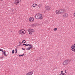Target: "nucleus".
<instances>
[{
    "instance_id": "nucleus-18",
    "label": "nucleus",
    "mask_w": 75,
    "mask_h": 75,
    "mask_svg": "<svg viewBox=\"0 0 75 75\" xmlns=\"http://www.w3.org/2000/svg\"><path fill=\"white\" fill-rule=\"evenodd\" d=\"M36 15H38V16H39L40 17L42 16V14H40V13H38V14H36Z\"/></svg>"
},
{
    "instance_id": "nucleus-22",
    "label": "nucleus",
    "mask_w": 75,
    "mask_h": 75,
    "mask_svg": "<svg viewBox=\"0 0 75 75\" xmlns=\"http://www.w3.org/2000/svg\"><path fill=\"white\" fill-rule=\"evenodd\" d=\"M12 54H14V50L12 51Z\"/></svg>"
},
{
    "instance_id": "nucleus-35",
    "label": "nucleus",
    "mask_w": 75,
    "mask_h": 75,
    "mask_svg": "<svg viewBox=\"0 0 75 75\" xmlns=\"http://www.w3.org/2000/svg\"><path fill=\"white\" fill-rule=\"evenodd\" d=\"M19 57H21V55H19Z\"/></svg>"
},
{
    "instance_id": "nucleus-4",
    "label": "nucleus",
    "mask_w": 75,
    "mask_h": 75,
    "mask_svg": "<svg viewBox=\"0 0 75 75\" xmlns=\"http://www.w3.org/2000/svg\"><path fill=\"white\" fill-rule=\"evenodd\" d=\"M65 11V9H61L59 10V13L60 14H63L64 12Z\"/></svg>"
},
{
    "instance_id": "nucleus-20",
    "label": "nucleus",
    "mask_w": 75,
    "mask_h": 75,
    "mask_svg": "<svg viewBox=\"0 0 75 75\" xmlns=\"http://www.w3.org/2000/svg\"><path fill=\"white\" fill-rule=\"evenodd\" d=\"M30 46V45H31V44H28L27 45H26L25 46H24V47H26V46Z\"/></svg>"
},
{
    "instance_id": "nucleus-11",
    "label": "nucleus",
    "mask_w": 75,
    "mask_h": 75,
    "mask_svg": "<svg viewBox=\"0 0 75 75\" xmlns=\"http://www.w3.org/2000/svg\"><path fill=\"white\" fill-rule=\"evenodd\" d=\"M30 21H34V18L33 17H30L29 18Z\"/></svg>"
},
{
    "instance_id": "nucleus-21",
    "label": "nucleus",
    "mask_w": 75,
    "mask_h": 75,
    "mask_svg": "<svg viewBox=\"0 0 75 75\" xmlns=\"http://www.w3.org/2000/svg\"><path fill=\"white\" fill-rule=\"evenodd\" d=\"M38 6L40 8V7H41V4H39V5H38Z\"/></svg>"
},
{
    "instance_id": "nucleus-1",
    "label": "nucleus",
    "mask_w": 75,
    "mask_h": 75,
    "mask_svg": "<svg viewBox=\"0 0 75 75\" xmlns=\"http://www.w3.org/2000/svg\"><path fill=\"white\" fill-rule=\"evenodd\" d=\"M69 62H70V61L69 59L65 60L63 62V65H68Z\"/></svg>"
},
{
    "instance_id": "nucleus-40",
    "label": "nucleus",
    "mask_w": 75,
    "mask_h": 75,
    "mask_svg": "<svg viewBox=\"0 0 75 75\" xmlns=\"http://www.w3.org/2000/svg\"><path fill=\"white\" fill-rule=\"evenodd\" d=\"M3 0H1V1H3Z\"/></svg>"
},
{
    "instance_id": "nucleus-38",
    "label": "nucleus",
    "mask_w": 75,
    "mask_h": 75,
    "mask_svg": "<svg viewBox=\"0 0 75 75\" xmlns=\"http://www.w3.org/2000/svg\"><path fill=\"white\" fill-rule=\"evenodd\" d=\"M18 48V47H16V49H17V48Z\"/></svg>"
},
{
    "instance_id": "nucleus-34",
    "label": "nucleus",
    "mask_w": 75,
    "mask_h": 75,
    "mask_svg": "<svg viewBox=\"0 0 75 75\" xmlns=\"http://www.w3.org/2000/svg\"><path fill=\"white\" fill-rule=\"evenodd\" d=\"M17 52H15V54H17Z\"/></svg>"
},
{
    "instance_id": "nucleus-28",
    "label": "nucleus",
    "mask_w": 75,
    "mask_h": 75,
    "mask_svg": "<svg viewBox=\"0 0 75 75\" xmlns=\"http://www.w3.org/2000/svg\"><path fill=\"white\" fill-rule=\"evenodd\" d=\"M22 50H24V51L25 50V49H24L23 48H22Z\"/></svg>"
},
{
    "instance_id": "nucleus-32",
    "label": "nucleus",
    "mask_w": 75,
    "mask_h": 75,
    "mask_svg": "<svg viewBox=\"0 0 75 75\" xmlns=\"http://www.w3.org/2000/svg\"><path fill=\"white\" fill-rule=\"evenodd\" d=\"M62 72H63V71H61V73H62Z\"/></svg>"
},
{
    "instance_id": "nucleus-13",
    "label": "nucleus",
    "mask_w": 75,
    "mask_h": 75,
    "mask_svg": "<svg viewBox=\"0 0 75 75\" xmlns=\"http://www.w3.org/2000/svg\"><path fill=\"white\" fill-rule=\"evenodd\" d=\"M37 6V4H34L33 5V7H36Z\"/></svg>"
},
{
    "instance_id": "nucleus-9",
    "label": "nucleus",
    "mask_w": 75,
    "mask_h": 75,
    "mask_svg": "<svg viewBox=\"0 0 75 75\" xmlns=\"http://www.w3.org/2000/svg\"><path fill=\"white\" fill-rule=\"evenodd\" d=\"M30 47H28V48L26 49V50H27L28 51L30 50V49H31V48H33V46H32L31 45H30Z\"/></svg>"
},
{
    "instance_id": "nucleus-5",
    "label": "nucleus",
    "mask_w": 75,
    "mask_h": 75,
    "mask_svg": "<svg viewBox=\"0 0 75 75\" xmlns=\"http://www.w3.org/2000/svg\"><path fill=\"white\" fill-rule=\"evenodd\" d=\"M21 1V0H15L14 4H16V5H17L18 4V3H20Z\"/></svg>"
},
{
    "instance_id": "nucleus-12",
    "label": "nucleus",
    "mask_w": 75,
    "mask_h": 75,
    "mask_svg": "<svg viewBox=\"0 0 75 75\" xmlns=\"http://www.w3.org/2000/svg\"><path fill=\"white\" fill-rule=\"evenodd\" d=\"M59 11H58V10H57L56 11V14H60L59 13Z\"/></svg>"
},
{
    "instance_id": "nucleus-7",
    "label": "nucleus",
    "mask_w": 75,
    "mask_h": 75,
    "mask_svg": "<svg viewBox=\"0 0 75 75\" xmlns=\"http://www.w3.org/2000/svg\"><path fill=\"white\" fill-rule=\"evenodd\" d=\"M33 71H32L31 72H29L26 74V75H32L33 74Z\"/></svg>"
},
{
    "instance_id": "nucleus-16",
    "label": "nucleus",
    "mask_w": 75,
    "mask_h": 75,
    "mask_svg": "<svg viewBox=\"0 0 75 75\" xmlns=\"http://www.w3.org/2000/svg\"><path fill=\"white\" fill-rule=\"evenodd\" d=\"M72 49H71V51H74V52H75V47L74 48H71Z\"/></svg>"
},
{
    "instance_id": "nucleus-36",
    "label": "nucleus",
    "mask_w": 75,
    "mask_h": 75,
    "mask_svg": "<svg viewBox=\"0 0 75 75\" xmlns=\"http://www.w3.org/2000/svg\"><path fill=\"white\" fill-rule=\"evenodd\" d=\"M21 44H20L18 46H20V45H21Z\"/></svg>"
},
{
    "instance_id": "nucleus-14",
    "label": "nucleus",
    "mask_w": 75,
    "mask_h": 75,
    "mask_svg": "<svg viewBox=\"0 0 75 75\" xmlns=\"http://www.w3.org/2000/svg\"><path fill=\"white\" fill-rule=\"evenodd\" d=\"M71 48H75V43L74 44V45L72 46L71 47Z\"/></svg>"
},
{
    "instance_id": "nucleus-8",
    "label": "nucleus",
    "mask_w": 75,
    "mask_h": 75,
    "mask_svg": "<svg viewBox=\"0 0 75 75\" xmlns=\"http://www.w3.org/2000/svg\"><path fill=\"white\" fill-rule=\"evenodd\" d=\"M50 8H51V7L50 6H46L45 8V9L46 10H50Z\"/></svg>"
},
{
    "instance_id": "nucleus-23",
    "label": "nucleus",
    "mask_w": 75,
    "mask_h": 75,
    "mask_svg": "<svg viewBox=\"0 0 75 75\" xmlns=\"http://www.w3.org/2000/svg\"><path fill=\"white\" fill-rule=\"evenodd\" d=\"M57 30V28H54L53 30L54 31H56V30Z\"/></svg>"
},
{
    "instance_id": "nucleus-10",
    "label": "nucleus",
    "mask_w": 75,
    "mask_h": 75,
    "mask_svg": "<svg viewBox=\"0 0 75 75\" xmlns=\"http://www.w3.org/2000/svg\"><path fill=\"white\" fill-rule=\"evenodd\" d=\"M68 16V15L67 13H64L63 15V17H64L65 18V17H67Z\"/></svg>"
},
{
    "instance_id": "nucleus-17",
    "label": "nucleus",
    "mask_w": 75,
    "mask_h": 75,
    "mask_svg": "<svg viewBox=\"0 0 75 75\" xmlns=\"http://www.w3.org/2000/svg\"><path fill=\"white\" fill-rule=\"evenodd\" d=\"M36 25H37V24L35 23H34L32 25V27H34V26H35Z\"/></svg>"
},
{
    "instance_id": "nucleus-24",
    "label": "nucleus",
    "mask_w": 75,
    "mask_h": 75,
    "mask_svg": "<svg viewBox=\"0 0 75 75\" xmlns=\"http://www.w3.org/2000/svg\"><path fill=\"white\" fill-rule=\"evenodd\" d=\"M22 45H25V46L26 45H27V44H22Z\"/></svg>"
},
{
    "instance_id": "nucleus-6",
    "label": "nucleus",
    "mask_w": 75,
    "mask_h": 75,
    "mask_svg": "<svg viewBox=\"0 0 75 75\" xmlns=\"http://www.w3.org/2000/svg\"><path fill=\"white\" fill-rule=\"evenodd\" d=\"M24 32H25V31L24 30H19V33L21 34H24Z\"/></svg>"
},
{
    "instance_id": "nucleus-25",
    "label": "nucleus",
    "mask_w": 75,
    "mask_h": 75,
    "mask_svg": "<svg viewBox=\"0 0 75 75\" xmlns=\"http://www.w3.org/2000/svg\"><path fill=\"white\" fill-rule=\"evenodd\" d=\"M4 58V57L3 56L0 57V59H2L3 58Z\"/></svg>"
},
{
    "instance_id": "nucleus-27",
    "label": "nucleus",
    "mask_w": 75,
    "mask_h": 75,
    "mask_svg": "<svg viewBox=\"0 0 75 75\" xmlns=\"http://www.w3.org/2000/svg\"><path fill=\"white\" fill-rule=\"evenodd\" d=\"M19 44H22V42H19Z\"/></svg>"
},
{
    "instance_id": "nucleus-37",
    "label": "nucleus",
    "mask_w": 75,
    "mask_h": 75,
    "mask_svg": "<svg viewBox=\"0 0 75 75\" xmlns=\"http://www.w3.org/2000/svg\"><path fill=\"white\" fill-rule=\"evenodd\" d=\"M21 45L22 46H23V44H21Z\"/></svg>"
},
{
    "instance_id": "nucleus-3",
    "label": "nucleus",
    "mask_w": 75,
    "mask_h": 75,
    "mask_svg": "<svg viewBox=\"0 0 75 75\" xmlns=\"http://www.w3.org/2000/svg\"><path fill=\"white\" fill-rule=\"evenodd\" d=\"M35 18H36V19H40V20H42L43 18L42 16H38L37 15H36L35 16Z\"/></svg>"
},
{
    "instance_id": "nucleus-30",
    "label": "nucleus",
    "mask_w": 75,
    "mask_h": 75,
    "mask_svg": "<svg viewBox=\"0 0 75 75\" xmlns=\"http://www.w3.org/2000/svg\"><path fill=\"white\" fill-rule=\"evenodd\" d=\"M23 55H24V54H23L21 55V57L22 56H23Z\"/></svg>"
},
{
    "instance_id": "nucleus-39",
    "label": "nucleus",
    "mask_w": 75,
    "mask_h": 75,
    "mask_svg": "<svg viewBox=\"0 0 75 75\" xmlns=\"http://www.w3.org/2000/svg\"><path fill=\"white\" fill-rule=\"evenodd\" d=\"M2 52H3V50H2Z\"/></svg>"
},
{
    "instance_id": "nucleus-31",
    "label": "nucleus",
    "mask_w": 75,
    "mask_h": 75,
    "mask_svg": "<svg viewBox=\"0 0 75 75\" xmlns=\"http://www.w3.org/2000/svg\"><path fill=\"white\" fill-rule=\"evenodd\" d=\"M64 72L65 73H67V71H66V70H65L64 71Z\"/></svg>"
},
{
    "instance_id": "nucleus-33",
    "label": "nucleus",
    "mask_w": 75,
    "mask_h": 75,
    "mask_svg": "<svg viewBox=\"0 0 75 75\" xmlns=\"http://www.w3.org/2000/svg\"><path fill=\"white\" fill-rule=\"evenodd\" d=\"M74 16L75 17V13H74Z\"/></svg>"
},
{
    "instance_id": "nucleus-26",
    "label": "nucleus",
    "mask_w": 75,
    "mask_h": 75,
    "mask_svg": "<svg viewBox=\"0 0 75 75\" xmlns=\"http://www.w3.org/2000/svg\"><path fill=\"white\" fill-rule=\"evenodd\" d=\"M15 51L16 52H17V49H16L15 50Z\"/></svg>"
},
{
    "instance_id": "nucleus-19",
    "label": "nucleus",
    "mask_w": 75,
    "mask_h": 75,
    "mask_svg": "<svg viewBox=\"0 0 75 75\" xmlns=\"http://www.w3.org/2000/svg\"><path fill=\"white\" fill-rule=\"evenodd\" d=\"M26 41L25 40H23V41H22V43H23V44H24V43H25V42Z\"/></svg>"
},
{
    "instance_id": "nucleus-15",
    "label": "nucleus",
    "mask_w": 75,
    "mask_h": 75,
    "mask_svg": "<svg viewBox=\"0 0 75 75\" xmlns=\"http://www.w3.org/2000/svg\"><path fill=\"white\" fill-rule=\"evenodd\" d=\"M3 53L4 54V56H5V57L7 56V54H6V51H4Z\"/></svg>"
},
{
    "instance_id": "nucleus-2",
    "label": "nucleus",
    "mask_w": 75,
    "mask_h": 75,
    "mask_svg": "<svg viewBox=\"0 0 75 75\" xmlns=\"http://www.w3.org/2000/svg\"><path fill=\"white\" fill-rule=\"evenodd\" d=\"M28 32L29 33V34L32 35L34 31V30L33 29H29L28 30Z\"/></svg>"
},
{
    "instance_id": "nucleus-29",
    "label": "nucleus",
    "mask_w": 75,
    "mask_h": 75,
    "mask_svg": "<svg viewBox=\"0 0 75 75\" xmlns=\"http://www.w3.org/2000/svg\"><path fill=\"white\" fill-rule=\"evenodd\" d=\"M3 49H0V51H2Z\"/></svg>"
}]
</instances>
